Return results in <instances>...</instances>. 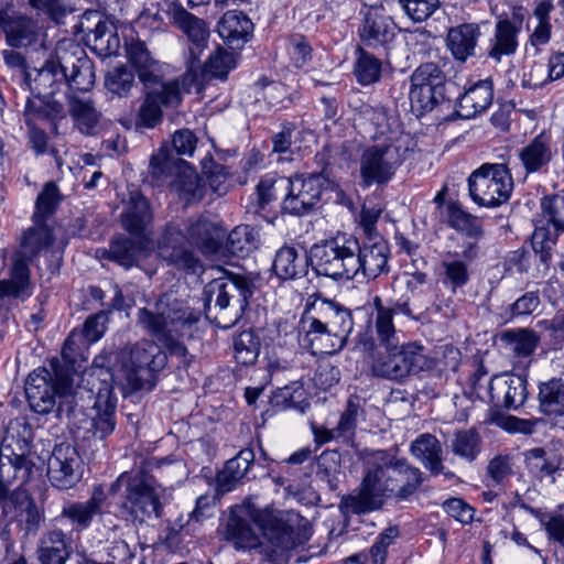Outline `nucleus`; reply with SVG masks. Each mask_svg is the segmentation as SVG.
Listing matches in <instances>:
<instances>
[{"instance_id":"obj_1","label":"nucleus","mask_w":564,"mask_h":564,"mask_svg":"<svg viewBox=\"0 0 564 564\" xmlns=\"http://www.w3.org/2000/svg\"><path fill=\"white\" fill-rule=\"evenodd\" d=\"M424 480L423 471L405 458L386 455L367 471L356 494L341 498L339 507L344 512L352 514L376 511L389 498L409 500Z\"/></svg>"},{"instance_id":"obj_2","label":"nucleus","mask_w":564,"mask_h":564,"mask_svg":"<svg viewBox=\"0 0 564 564\" xmlns=\"http://www.w3.org/2000/svg\"><path fill=\"white\" fill-rule=\"evenodd\" d=\"M252 518L262 531V541H259L249 521L236 514L229 517L225 534L236 549H254L259 564H286L289 552L308 540L305 532L272 513L257 511Z\"/></svg>"},{"instance_id":"obj_3","label":"nucleus","mask_w":564,"mask_h":564,"mask_svg":"<svg viewBox=\"0 0 564 564\" xmlns=\"http://www.w3.org/2000/svg\"><path fill=\"white\" fill-rule=\"evenodd\" d=\"M138 323L154 337L172 357L178 358V368L187 369L194 356L184 345L192 338L200 313L167 294L159 297L153 308H140Z\"/></svg>"},{"instance_id":"obj_4","label":"nucleus","mask_w":564,"mask_h":564,"mask_svg":"<svg viewBox=\"0 0 564 564\" xmlns=\"http://www.w3.org/2000/svg\"><path fill=\"white\" fill-rule=\"evenodd\" d=\"M52 371L37 368L25 381V395L30 408L39 414H47L55 409L58 419L69 416L74 411L72 376L61 368L59 361H51Z\"/></svg>"},{"instance_id":"obj_5","label":"nucleus","mask_w":564,"mask_h":564,"mask_svg":"<svg viewBox=\"0 0 564 564\" xmlns=\"http://www.w3.org/2000/svg\"><path fill=\"white\" fill-rule=\"evenodd\" d=\"M123 489L118 509L121 514L134 522H144L160 518L163 511L161 486L144 471L122 473L109 487V494L116 496Z\"/></svg>"},{"instance_id":"obj_6","label":"nucleus","mask_w":564,"mask_h":564,"mask_svg":"<svg viewBox=\"0 0 564 564\" xmlns=\"http://www.w3.org/2000/svg\"><path fill=\"white\" fill-rule=\"evenodd\" d=\"M357 250L359 240L356 237L337 236L311 248V264L318 275L336 281L352 280Z\"/></svg>"},{"instance_id":"obj_7","label":"nucleus","mask_w":564,"mask_h":564,"mask_svg":"<svg viewBox=\"0 0 564 564\" xmlns=\"http://www.w3.org/2000/svg\"><path fill=\"white\" fill-rule=\"evenodd\" d=\"M512 189L513 180L505 164H482L468 177L469 196L482 207H498L507 203Z\"/></svg>"},{"instance_id":"obj_8","label":"nucleus","mask_w":564,"mask_h":564,"mask_svg":"<svg viewBox=\"0 0 564 564\" xmlns=\"http://www.w3.org/2000/svg\"><path fill=\"white\" fill-rule=\"evenodd\" d=\"M446 75L432 62L419 65L410 76L409 100L412 112L421 117L447 100Z\"/></svg>"},{"instance_id":"obj_9","label":"nucleus","mask_w":564,"mask_h":564,"mask_svg":"<svg viewBox=\"0 0 564 564\" xmlns=\"http://www.w3.org/2000/svg\"><path fill=\"white\" fill-rule=\"evenodd\" d=\"M128 355L130 369L126 370L127 392L152 390L158 373L167 365V354L152 340H141L132 345Z\"/></svg>"},{"instance_id":"obj_10","label":"nucleus","mask_w":564,"mask_h":564,"mask_svg":"<svg viewBox=\"0 0 564 564\" xmlns=\"http://www.w3.org/2000/svg\"><path fill=\"white\" fill-rule=\"evenodd\" d=\"M386 349L387 355L376 359L372 366L378 377L402 380L433 367L432 359L424 354V347L416 343H397Z\"/></svg>"},{"instance_id":"obj_11","label":"nucleus","mask_w":564,"mask_h":564,"mask_svg":"<svg viewBox=\"0 0 564 564\" xmlns=\"http://www.w3.org/2000/svg\"><path fill=\"white\" fill-rule=\"evenodd\" d=\"M283 213L293 216H303L312 213L322 193L327 186V177L323 173H310L307 176L280 177Z\"/></svg>"},{"instance_id":"obj_12","label":"nucleus","mask_w":564,"mask_h":564,"mask_svg":"<svg viewBox=\"0 0 564 564\" xmlns=\"http://www.w3.org/2000/svg\"><path fill=\"white\" fill-rule=\"evenodd\" d=\"M253 294V283L246 276L231 274L226 279H217L205 286L206 306L215 302V306L224 311L235 324L249 305Z\"/></svg>"},{"instance_id":"obj_13","label":"nucleus","mask_w":564,"mask_h":564,"mask_svg":"<svg viewBox=\"0 0 564 564\" xmlns=\"http://www.w3.org/2000/svg\"><path fill=\"white\" fill-rule=\"evenodd\" d=\"M401 148L394 144L371 145L360 155V186L387 185L402 164Z\"/></svg>"},{"instance_id":"obj_14","label":"nucleus","mask_w":564,"mask_h":564,"mask_svg":"<svg viewBox=\"0 0 564 564\" xmlns=\"http://www.w3.org/2000/svg\"><path fill=\"white\" fill-rule=\"evenodd\" d=\"M156 252L161 260L186 273H197L203 263L192 249L181 224L167 223L156 241Z\"/></svg>"},{"instance_id":"obj_15","label":"nucleus","mask_w":564,"mask_h":564,"mask_svg":"<svg viewBox=\"0 0 564 564\" xmlns=\"http://www.w3.org/2000/svg\"><path fill=\"white\" fill-rule=\"evenodd\" d=\"M0 30L10 47L32 51L45 48V30L37 20L26 14L0 11Z\"/></svg>"},{"instance_id":"obj_16","label":"nucleus","mask_w":564,"mask_h":564,"mask_svg":"<svg viewBox=\"0 0 564 564\" xmlns=\"http://www.w3.org/2000/svg\"><path fill=\"white\" fill-rule=\"evenodd\" d=\"M169 13L177 28L186 35L188 41L187 65L188 73L197 77L199 69L196 62H199L200 55L207 47L209 30L206 22L194 14L187 12L183 7L173 4Z\"/></svg>"},{"instance_id":"obj_17","label":"nucleus","mask_w":564,"mask_h":564,"mask_svg":"<svg viewBox=\"0 0 564 564\" xmlns=\"http://www.w3.org/2000/svg\"><path fill=\"white\" fill-rule=\"evenodd\" d=\"M145 97L140 106L138 118L141 124L148 128L155 127L162 120V107H176L182 101L178 82L163 83L156 79L144 86Z\"/></svg>"},{"instance_id":"obj_18","label":"nucleus","mask_w":564,"mask_h":564,"mask_svg":"<svg viewBox=\"0 0 564 564\" xmlns=\"http://www.w3.org/2000/svg\"><path fill=\"white\" fill-rule=\"evenodd\" d=\"M82 458L69 443L56 444L47 459V477L52 486L66 490L82 478Z\"/></svg>"},{"instance_id":"obj_19","label":"nucleus","mask_w":564,"mask_h":564,"mask_svg":"<svg viewBox=\"0 0 564 564\" xmlns=\"http://www.w3.org/2000/svg\"><path fill=\"white\" fill-rule=\"evenodd\" d=\"M67 63L65 56H50L42 67L24 74L21 87L34 96H54L61 86H65Z\"/></svg>"},{"instance_id":"obj_20","label":"nucleus","mask_w":564,"mask_h":564,"mask_svg":"<svg viewBox=\"0 0 564 564\" xmlns=\"http://www.w3.org/2000/svg\"><path fill=\"white\" fill-rule=\"evenodd\" d=\"M80 25L86 30L87 45L100 57L116 55L120 50V40L116 25L104 20L98 11H87L83 14Z\"/></svg>"},{"instance_id":"obj_21","label":"nucleus","mask_w":564,"mask_h":564,"mask_svg":"<svg viewBox=\"0 0 564 564\" xmlns=\"http://www.w3.org/2000/svg\"><path fill=\"white\" fill-rule=\"evenodd\" d=\"M492 409L516 411L528 398L527 379L520 375H498L490 379L488 386Z\"/></svg>"},{"instance_id":"obj_22","label":"nucleus","mask_w":564,"mask_h":564,"mask_svg":"<svg viewBox=\"0 0 564 564\" xmlns=\"http://www.w3.org/2000/svg\"><path fill=\"white\" fill-rule=\"evenodd\" d=\"M354 278L361 274L368 280H375L389 272L390 248L382 237H367L356 254Z\"/></svg>"},{"instance_id":"obj_23","label":"nucleus","mask_w":564,"mask_h":564,"mask_svg":"<svg viewBox=\"0 0 564 564\" xmlns=\"http://www.w3.org/2000/svg\"><path fill=\"white\" fill-rule=\"evenodd\" d=\"M397 24L378 8H370L358 29L360 41L368 47H386L397 35Z\"/></svg>"},{"instance_id":"obj_24","label":"nucleus","mask_w":564,"mask_h":564,"mask_svg":"<svg viewBox=\"0 0 564 564\" xmlns=\"http://www.w3.org/2000/svg\"><path fill=\"white\" fill-rule=\"evenodd\" d=\"M106 501V494L102 486H96L91 496L86 501H68L64 503L57 521L67 520L73 530L82 532L88 529L95 517L101 513Z\"/></svg>"},{"instance_id":"obj_25","label":"nucleus","mask_w":564,"mask_h":564,"mask_svg":"<svg viewBox=\"0 0 564 564\" xmlns=\"http://www.w3.org/2000/svg\"><path fill=\"white\" fill-rule=\"evenodd\" d=\"M93 410L95 415L91 417L88 431L94 437L104 441L113 433L117 424V398L111 386L104 384L99 388Z\"/></svg>"},{"instance_id":"obj_26","label":"nucleus","mask_w":564,"mask_h":564,"mask_svg":"<svg viewBox=\"0 0 564 564\" xmlns=\"http://www.w3.org/2000/svg\"><path fill=\"white\" fill-rule=\"evenodd\" d=\"M256 462L253 448L245 447L239 453L226 462L224 468L218 471L216 477L217 491L227 494L236 489L246 480H250L251 467Z\"/></svg>"},{"instance_id":"obj_27","label":"nucleus","mask_w":564,"mask_h":564,"mask_svg":"<svg viewBox=\"0 0 564 564\" xmlns=\"http://www.w3.org/2000/svg\"><path fill=\"white\" fill-rule=\"evenodd\" d=\"M64 106L54 99V96L30 95L25 99L23 119L26 126L45 121L51 124L53 134H58L57 122L66 117Z\"/></svg>"},{"instance_id":"obj_28","label":"nucleus","mask_w":564,"mask_h":564,"mask_svg":"<svg viewBox=\"0 0 564 564\" xmlns=\"http://www.w3.org/2000/svg\"><path fill=\"white\" fill-rule=\"evenodd\" d=\"M314 313L327 326L334 338L338 339V349L347 343V336L354 328L351 312L343 305L324 300L313 308Z\"/></svg>"},{"instance_id":"obj_29","label":"nucleus","mask_w":564,"mask_h":564,"mask_svg":"<svg viewBox=\"0 0 564 564\" xmlns=\"http://www.w3.org/2000/svg\"><path fill=\"white\" fill-rule=\"evenodd\" d=\"M334 335L314 313L305 314L301 319V345L310 349L313 355L332 354L339 350L333 343Z\"/></svg>"},{"instance_id":"obj_30","label":"nucleus","mask_w":564,"mask_h":564,"mask_svg":"<svg viewBox=\"0 0 564 564\" xmlns=\"http://www.w3.org/2000/svg\"><path fill=\"white\" fill-rule=\"evenodd\" d=\"M219 36L231 50H240L251 39L253 23L241 11H227L218 21Z\"/></svg>"},{"instance_id":"obj_31","label":"nucleus","mask_w":564,"mask_h":564,"mask_svg":"<svg viewBox=\"0 0 564 564\" xmlns=\"http://www.w3.org/2000/svg\"><path fill=\"white\" fill-rule=\"evenodd\" d=\"M189 245L195 246L203 254H214L220 248L224 231L205 217L188 219L185 225Z\"/></svg>"},{"instance_id":"obj_32","label":"nucleus","mask_w":564,"mask_h":564,"mask_svg":"<svg viewBox=\"0 0 564 564\" xmlns=\"http://www.w3.org/2000/svg\"><path fill=\"white\" fill-rule=\"evenodd\" d=\"M494 100V84L491 79L478 80L459 96L456 112L463 119L475 118L486 111Z\"/></svg>"},{"instance_id":"obj_33","label":"nucleus","mask_w":564,"mask_h":564,"mask_svg":"<svg viewBox=\"0 0 564 564\" xmlns=\"http://www.w3.org/2000/svg\"><path fill=\"white\" fill-rule=\"evenodd\" d=\"M480 34V28L477 23H463L453 26L446 35V47L455 61L465 63L475 55Z\"/></svg>"},{"instance_id":"obj_34","label":"nucleus","mask_w":564,"mask_h":564,"mask_svg":"<svg viewBox=\"0 0 564 564\" xmlns=\"http://www.w3.org/2000/svg\"><path fill=\"white\" fill-rule=\"evenodd\" d=\"M67 111L80 133L86 135L98 133L100 112L96 109L95 102L90 97L69 93L67 94Z\"/></svg>"},{"instance_id":"obj_35","label":"nucleus","mask_w":564,"mask_h":564,"mask_svg":"<svg viewBox=\"0 0 564 564\" xmlns=\"http://www.w3.org/2000/svg\"><path fill=\"white\" fill-rule=\"evenodd\" d=\"M33 430L25 417L10 420L2 437L0 451L17 457L31 458L30 447Z\"/></svg>"},{"instance_id":"obj_36","label":"nucleus","mask_w":564,"mask_h":564,"mask_svg":"<svg viewBox=\"0 0 564 564\" xmlns=\"http://www.w3.org/2000/svg\"><path fill=\"white\" fill-rule=\"evenodd\" d=\"M124 50L129 63L135 68L143 86H149L156 83V79H161L156 73V62L143 41L134 36L126 37Z\"/></svg>"},{"instance_id":"obj_37","label":"nucleus","mask_w":564,"mask_h":564,"mask_svg":"<svg viewBox=\"0 0 564 564\" xmlns=\"http://www.w3.org/2000/svg\"><path fill=\"white\" fill-rule=\"evenodd\" d=\"M410 453L432 476L441 475L444 471L442 444L436 436L430 433L419 435L411 443Z\"/></svg>"},{"instance_id":"obj_38","label":"nucleus","mask_w":564,"mask_h":564,"mask_svg":"<svg viewBox=\"0 0 564 564\" xmlns=\"http://www.w3.org/2000/svg\"><path fill=\"white\" fill-rule=\"evenodd\" d=\"M520 31L521 25L508 19L497 21L488 48V57L500 62L503 56L513 55L518 48Z\"/></svg>"},{"instance_id":"obj_39","label":"nucleus","mask_w":564,"mask_h":564,"mask_svg":"<svg viewBox=\"0 0 564 564\" xmlns=\"http://www.w3.org/2000/svg\"><path fill=\"white\" fill-rule=\"evenodd\" d=\"M70 552V543L62 530H52L43 534L36 550L40 564H65Z\"/></svg>"},{"instance_id":"obj_40","label":"nucleus","mask_w":564,"mask_h":564,"mask_svg":"<svg viewBox=\"0 0 564 564\" xmlns=\"http://www.w3.org/2000/svg\"><path fill=\"white\" fill-rule=\"evenodd\" d=\"M196 66L199 67L196 79L187 69L185 74L186 80L195 85H199L204 82L206 75L224 79L236 66V54L227 52L221 47H217L216 51L210 54L204 66L200 65V61L196 62Z\"/></svg>"},{"instance_id":"obj_41","label":"nucleus","mask_w":564,"mask_h":564,"mask_svg":"<svg viewBox=\"0 0 564 564\" xmlns=\"http://www.w3.org/2000/svg\"><path fill=\"white\" fill-rule=\"evenodd\" d=\"M152 214L148 199L140 193H132L126 210L121 215L122 227L133 236L143 237Z\"/></svg>"},{"instance_id":"obj_42","label":"nucleus","mask_w":564,"mask_h":564,"mask_svg":"<svg viewBox=\"0 0 564 564\" xmlns=\"http://www.w3.org/2000/svg\"><path fill=\"white\" fill-rule=\"evenodd\" d=\"M558 232L562 231L553 227L545 218L535 221L534 231L531 235V247L545 269L551 265Z\"/></svg>"},{"instance_id":"obj_43","label":"nucleus","mask_w":564,"mask_h":564,"mask_svg":"<svg viewBox=\"0 0 564 564\" xmlns=\"http://www.w3.org/2000/svg\"><path fill=\"white\" fill-rule=\"evenodd\" d=\"M539 410L547 416L564 415V379L553 377L539 383Z\"/></svg>"},{"instance_id":"obj_44","label":"nucleus","mask_w":564,"mask_h":564,"mask_svg":"<svg viewBox=\"0 0 564 564\" xmlns=\"http://www.w3.org/2000/svg\"><path fill=\"white\" fill-rule=\"evenodd\" d=\"M64 56L68 61L65 86L68 87L70 93L89 91L95 84V72L93 62L86 55L76 58H74L73 56Z\"/></svg>"},{"instance_id":"obj_45","label":"nucleus","mask_w":564,"mask_h":564,"mask_svg":"<svg viewBox=\"0 0 564 564\" xmlns=\"http://www.w3.org/2000/svg\"><path fill=\"white\" fill-rule=\"evenodd\" d=\"M145 250L144 237H118L110 245L109 259L124 268H130L144 257Z\"/></svg>"},{"instance_id":"obj_46","label":"nucleus","mask_w":564,"mask_h":564,"mask_svg":"<svg viewBox=\"0 0 564 564\" xmlns=\"http://www.w3.org/2000/svg\"><path fill=\"white\" fill-rule=\"evenodd\" d=\"M500 340L516 357L528 358L536 350L541 336L531 328H514L502 332Z\"/></svg>"},{"instance_id":"obj_47","label":"nucleus","mask_w":564,"mask_h":564,"mask_svg":"<svg viewBox=\"0 0 564 564\" xmlns=\"http://www.w3.org/2000/svg\"><path fill=\"white\" fill-rule=\"evenodd\" d=\"M272 269L281 280H295L305 274L306 257L301 256L295 247L283 246L274 257Z\"/></svg>"},{"instance_id":"obj_48","label":"nucleus","mask_w":564,"mask_h":564,"mask_svg":"<svg viewBox=\"0 0 564 564\" xmlns=\"http://www.w3.org/2000/svg\"><path fill=\"white\" fill-rule=\"evenodd\" d=\"M519 159L528 174L540 171L552 159L550 137L543 133L536 135L519 151Z\"/></svg>"},{"instance_id":"obj_49","label":"nucleus","mask_w":564,"mask_h":564,"mask_svg":"<svg viewBox=\"0 0 564 564\" xmlns=\"http://www.w3.org/2000/svg\"><path fill=\"white\" fill-rule=\"evenodd\" d=\"M440 265L442 269L440 274L441 282L444 286L448 288L452 293H455L456 290L468 284L470 271L465 261L448 256L441 261Z\"/></svg>"},{"instance_id":"obj_50","label":"nucleus","mask_w":564,"mask_h":564,"mask_svg":"<svg viewBox=\"0 0 564 564\" xmlns=\"http://www.w3.org/2000/svg\"><path fill=\"white\" fill-rule=\"evenodd\" d=\"M523 455L525 467L536 478L551 476L558 469L560 460L556 455L542 447L531 448Z\"/></svg>"},{"instance_id":"obj_51","label":"nucleus","mask_w":564,"mask_h":564,"mask_svg":"<svg viewBox=\"0 0 564 564\" xmlns=\"http://www.w3.org/2000/svg\"><path fill=\"white\" fill-rule=\"evenodd\" d=\"M173 187L187 204L200 200L205 194L198 175L187 165L177 172Z\"/></svg>"},{"instance_id":"obj_52","label":"nucleus","mask_w":564,"mask_h":564,"mask_svg":"<svg viewBox=\"0 0 564 564\" xmlns=\"http://www.w3.org/2000/svg\"><path fill=\"white\" fill-rule=\"evenodd\" d=\"M32 498L18 486L11 492L2 494L0 497L1 518L7 522L3 527L7 529L8 524L21 518L25 508L30 506Z\"/></svg>"},{"instance_id":"obj_53","label":"nucleus","mask_w":564,"mask_h":564,"mask_svg":"<svg viewBox=\"0 0 564 564\" xmlns=\"http://www.w3.org/2000/svg\"><path fill=\"white\" fill-rule=\"evenodd\" d=\"M226 246L232 256L246 257L258 247L257 234L248 225L237 226L229 232Z\"/></svg>"},{"instance_id":"obj_54","label":"nucleus","mask_w":564,"mask_h":564,"mask_svg":"<svg viewBox=\"0 0 564 564\" xmlns=\"http://www.w3.org/2000/svg\"><path fill=\"white\" fill-rule=\"evenodd\" d=\"M448 224L457 231L469 238L478 239L484 235L482 227L477 217L465 212L459 205L451 203L447 206Z\"/></svg>"},{"instance_id":"obj_55","label":"nucleus","mask_w":564,"mask_h":564,"mask_svg":"<svg viewBox=\"0 0 564 564\" xmlns=\"http://www.w3.org/2000/svg\"><path fill=\"white\" fill-rule=\"evenodd\" d=\"M481 438L474 429L462 430L454 434L451 448L452 452L468 462L476 459L480 452Z\"/></svg>"},{"instance_id":"obj_56","label":"nucleus","mask_w":564,"mask_h":564,"mask_svg":"<svg viewBox=\"0 0 564 564\" xmlns=\"http://www.w3.org/2000/svg\"><path fill=\"white\" fill-rule=\"evenodd\" d=\"M281 193L280 177L275 175H265L257 185V200L251 202L246 208L248 213L259 214L265 207L278 198Z\"/></svg>"},{"instance_id":"obj_57","label":"nucleus","mask_w":564,"mask_h":564,"mask_svg":"<svg viewBox=\"0 0 564 564\" xmlns=\"http://www.w3.org/2000/svg\"><path fill=\"white\" fill-rule=\"evenodd\" d=\"M234 348L238 364L252 365L260 352L259 337L252 330H243L235 338Z\"/></svg>"},{"instance_id":"obj_58","label":"nucleus","mask_w":564,"mask_h":564,"mask_svg":"<svg viewBox=\"0 0 564 564\" xmlns=\"http://www.w3.org/2000/svg\"><path fill=\"white\" fill-rule=\"evenodd\" d=\"M358 53L354 69L358 83L366 86L378 82L381 77V61L361 47Z\"/></svg>"},{"instance_id":"obj_59","label":"nucleus","mask_w":564,"mask_h":564,"mask_svg":"<svg viewBox=\"0 0 564 564\" xmlns=\"http://www.w3.org/2000/svg\"><path fill=\"white\" fill-rule=\"evenodd\" d=\"M364 414V409L360 405L358 397H350L347 400L346 408L343 411L338 424L335 427L337 437L349 441L357 427L358 419Z\"/></svg>"},{"instance_id":"obj_60","label":"nucleus","mask_w":564,"mask_h":564,"mask_svg":"<svg viewBox=\"0 0 564 564\" xmlns=\"http://www.w3.org/2000/svg\"><path fill=\"white\" fill-rule=\"evenodd\" d=\"M59 202L58 188L54 183L45 184L43 191L39 194L33 215L34 224L46 223V219L55 212Z\"/></svg>"},{"instance_id":"obj_61","label":"nucleus","mask_w":564,"mask_h":564,"mask_svg":"<svg viewBox=\"0 0 564 564\" xmlns=\"http://www.w3.org/2000/svg\"><path fill=\"white\" fill-rule=\"evenodd\" d=\"M552 10L553 4L550 1H542L534 9L533 17L536 25L531 34V43L535 46L546 44L551 37L550 13Z\"/></svg>"},{"instance_id":"obj_62","label":"nucleus","mask_w":564,"mask_h":564,"mask_svg":"<svg viewBox=\"0 0 564 564\" xmlns=\"http://www.w3.org/2000/svg\"><path fill=\"white\" fill-rule=\"evenodd\" d=\"M542 217L557 230L564 231V188L541 199Z\"/></svg>"},{"instance_id":"obj_63","label":"nucleus","mask_w":564,"mask_h":564,"mask_svg":"<svg viewBox=\"0 0 564 564\" xmlns=\"http://www.w3.org/2000/svg\"><path fill=\"white\" fill-rule=\"evenodd\" d=\"M175 170V161L170 158L167 150L160 149L151 156L149 173L155 184H163L174 174ZM177 170L180 171L181 169L177 167Z\"/></svg>"},{"instance_id":"obj_64","label":"nucleus","mask_w":564,"mask_h":564,"mask_svg":"<svg viewBox=\"0 0 564 564\" xmlns=\"http://www.w3.org/2000/svg\"><path fill=\"white\" fill-rule=\"evenodd\" d=\"M105 85L112 94L126 97L134 85V75L123 66L116 67L107 74Z\"/></svg>"}]
</instances>
